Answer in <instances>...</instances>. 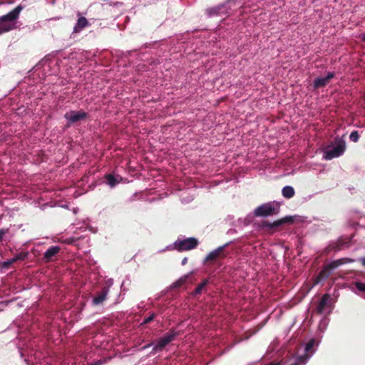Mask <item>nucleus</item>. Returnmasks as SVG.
Returning <instances> with one entry per match:
<instances>
[{
  "label": "nucleus",
  "instance_id": "obj_30",
  "mask_svg": "<svg viewBox=\"0 0 365 365\" xmlns=\"http://www.w3.org/2000/svg\"><path fill=\"white\" fill-rule=\"evenodd\" d=\"M187 257H184L181 262V264L185 265L187 264Z\"/></svg>",
  "mask_w": 365,
  "mask_h": 365
},
{
  "label": "nucleus",
  "instance_id": "obj_15",
  "mask_svg": "<svg viewBox=\"0 0 365 365\" xmlns=\"http://www.w3.org/2000/svg\"><path fill=\"white\" fill-rule=\"evenodd\" d=\"M295 191L292 186L286 185L282 190V195L287 199H290L294 196Z\"/></svg>",
  "mask_w": 365,
  "mask_h": 365
},
{
  "label": "nucleus",
  "instance_id": "obj_8",
  "mask_svg": "<svg viewBox=\"0 0 365 365\" xmlns=\"http://www.w3.org/2000/svg\"><path fill=\"white\" fill-rule=\"evenodd\" d=\"M88 114L85 111L80 110H70L65 113L64 118L67 121V124L69 126L71 124L77 123L78 121L84 120L87 118Z\"/></svg>",
  "mask_w": 365,
  "mask_h": 365
},
{
  "label": "nucleus",
  "instance_id": "obj_32",
  "mask_svg": "<svg viewBox=\"0 0 365 365\" xmlns=\"http://www.w3.org/2000/svg\"><path fill=\"white\" fill-rule=\"evenodd\" d=\"M361 264L365 267V257L361 258Z\"/></svg>",
  "mask_w": 365,
  "mask_h": 365
},
{
  "label": "nucleus",
  "instance_id": "obj_13",
  "mask_svg": "<svg viewBox=\"0 0 365 365\" xmlns=\"http://www.w3.org/2000/svg\"><path fill=\"white\" fill-rule=\"evenodd\" d=\"M60 251L59 246H52L49 247L43 254V258L46 261H50L51 259L55 257Z\"/></svg>",
  "mask_w": 365,
  "mask_h": 365
},
{
  "label": "nucleus",
  "instance_id": "obj_9",
  "mask_svg": "<svg viewBox=\"0 0 365 365\" xmlns=\"http://www.w3.org/2000/svg\"><path fill=\"white\" fill-rule=\"evenodd\" d=\"M341 264V262L339 260V261L333 262L327 264V266H325L324 267V269L318 274L317 278V283H319V282L327 279L329 277V275L331 274L333 269L336 268Z\"/></svg>",
  "mask_w": 365,
  "mask_h": 365
},
{
  "label": "nucleus",
  "instance_id": "obj_34",
  "mask_svg": "<svg viewBox=\"0 0 365 365\" xmlns=\"http://www.w3.org/2000/svg\"><path fill=\"white\" fill-rule=\"evenodd\" d=\"M101 364V361H97V362H96L94 364H91V365H99Z\"/></svg>",
  "mask_w": 365,
  "mask_h": 365
},
{
  "label": "nucleus",
  "instance_id": "obj_35",
  "mask_svg": "<svg viewBox=\"0 0 365 365\" xmlns=\"http://www.w3.org/2000/svg\"><path fill=\"white\" fill-rule=\"evenodd\" d=\"M361 39L365 41V34L361 35Z\"/></svg>",
  "mask_w": 365,
  "mask_h": 365
},
{
  "label": "nucleus",
  "instance_id": "obj_17",
  "mask_svg": "<svg viewBox=\"0 0 365 365\" xmlns=\"http://www.w3.org/2000/svg\"><path fill=\"white\" fill-rule=\"evenodd\" d=\"M225 5H222L215 8H212L207 10V14L210 16L215 15H220L225 11Z\"/></svg>",
  "mask_w": 365,
  "mask_h": 365
},
{
  "label": "nucleus",
  "instance_id": "obj_16",
  "mask_svg": "<svg viewBox=\"0 0 365 365\" xmlns=\"http://www.w3.org/2000/svg\"><path fill=\"white\" fill-rule=\"evenodd\" d=\"M292 220L291 216H287L282 221H277V222H274L273 224L264 222L263 225V227H268V228H273V227L279 226L282 222H289Z\"/></svg>",
  "mask_w": 365,
  "mask_h": 365
},
{
  "label": "nucleus",
  "instance_id": "obj_18",
  "mask_svg": "<svg viewBox=\"0 0 365 365\" xmlns=\"http://www.w3.org/2000/svg\"><path fill=\"white\" fill-rule=\"evenodd\" d=\"M105 178L106 180L107 184L110 187H114L119 182V181L113 175L110 174L106 175Z\"/></svg>",
  "mask_w": 365,
  "mask_h": 365
},
{
  "label": "nucleus",
  "instance_id": "obj_28",
  "mask_svg": "<svg viewBox=\"0 0 365 365\" xmlns=\"http://www.w3.org/2000/svg\"><path fill=\"white\" fill-rule=\"evenodd\" d=\"M113 279H108L106 282V285L103 287H108V289H110V287L113 285Z\"/></svg>",
  "mask_w": 365,
  "mask_h": 365
},
{
  "label": "nucleus",
  "instance_id": "obj_12",
  "mask_svg": "<svg viewBox=\"0 0 365 365\" xmlns=\"http://www.w3.org/2000/svg\"><path fill=\"white\" fill-rule=\"evenodd\" d=\"M108 294V287H103L101 292L97 294L96 297H95L93 299V304L95 305H98L101 304L103 302H104L107 297V295Z\"/></svg>",
  "mask_w": 365,
  "mask_h": 365
},
{
  "label": "nucleus",
  "instance_id": "obj_11",
  "mask_svg": "<svg viewBox=\"0 0 365 365\" xmlns=\"http://www.w3.org/2000/svg\"><path fill=\"white\" fill-rule=\"evenodd\" d=\"M334 76V72H329L325 77H319L314 79L313 86L314 88H318L325 86L329 80L333 78Z\"/></svg>",
  "mask_w": 365,
  "mask_h": 365
},
{
  "label": "nucleus",
  "instance_id": "obj_6",
  "mask_svg": "<svg viewBox=\"0 0 365 365\" xmlns=\"http://www.w3.org/2000/svg\"><path fill=\"white\" fill-rule=\"evenodd\" d=\"M280 205L273 201L258 206L254 211L256 216L267 217L279 212Z\"/></svg>",
  "mask_w": 365,
  "mask_h": 365
},
{
  "label": "nucleus",
  "instance_id": "obj_23",
  "mask_svg": "<svg viewBox=\"0 0 365 365\" xmlns=\"http://www.w3.org/2000/svg\"><path fill=\"white\" fill-rule=\"evenodd\" d=\"M207 283V280H204L202 283L198 284V286L195 288L194 293L195 294H200L202 289L206 286Z\"/></svg>",
  "mask_w": 365,
  "mask_h": 365
},
{
  "label": "nucleus",
  "instance_id": "obj_26",
  "mask_svg": "<svg viewBox=\"0 0 365 365\" xmlns=\"http://www.w3.org/2000/svg\"><path fill=\"white\" fill-rule=\"evenodd\" d=\"M155 314L154 313H153L149 317H145L143 319V322L141 323V325L146 324H148L150 322H152L153 320V319L155 318Z\"/></svg>",
  "mask_w": 365,
  "mask_h": 365
},
{
  "label": "nucleus",
  "instance_id": "obj_1",
  "mask_svg": "<svg viewBox=\"0 0 365 365\" xmlns=\"http://www.w3.org/2000/svg\"><path fill=\"white\" fill-rule=\"evenodd\" d=\"M23 9L24 6L19 5L7 14L0 16V34L16 29V21Z\"/></svg>",
  "mask_w": 365,
  "mask_h": 365
},
{
  "label": "nucleus",
  "instance_id": "obj_3",
  "mask_svg": "<svg viewBox=\"0 0 365 365\" xmlns=\"http://www.w3.org/2000/svg\"><path fill=\"white\" fill-rule=\"evenodd\" d=\"M199 244V242L195 237H187V238H178L173 244L165 247V248L158 251V253H161L166 250H176L178 252H184L193 250Z\"/></svg>",
  "mask_w": 365,
  "mask_h": 365
},
{
  "label": "nucleus",
  "instance_id": "obj_36",
  "mask_svg": "<svg viewBox=\"0 0 365 365\" xmlns=\"http://www.w3.org/2000/svg\"><path fill=\"white\" fill-rule=\"evenodd\" d=\"M232 232L231 230H228L227 233H230Z\"/></svg>",
  "mask_w": 365,
  "mask_h": 365
},
{
  "label": "nucleus",
  "instance_id": "obj_31",
  "mask_svg": "<svg viewBox=\"0 0 365 365\" xmlns=\"http://www.w3.org/2000/svg\"><path fill=\"white\" fill-rule=\"evenodd\" d=\"M66 243H68V244H71V243H73V240L72 239H68V240H66Z\"/></svg>",
  "mask_w": 365,
  "mask_h": 365
},
{
  "label": "nucleus",
  "instance_id": "obj_29",
  "mask_svg": "<svg viewBox=\"0 0 365 365\" xmlns=\"http://www.w3.org/2000/svg\"><path fill=\"white\" fill-rule=\"evenodd\" d=\"M150 346H153V347L154 346V341H153V342H152V343L148 344H146L145 346H144L143 347V349H148V348H149V347H150Z\"/></svg>",
  "mask_w": 365,
  "mask_h": 365
},
{
  "label": "nucleus",
  "instance_id": "obj_14",
  "mask_svg": "<svg viewBox=\"0 0 365 365\" xmlns=\"http://www.w3.org/2000/svg\"><path fill=\"white\" fill-rule=\"evenodd\" d=\"M88 26V20L85 17H79L77 20V22L76 25L73 27V32L74 33H79L84 28L87 27Z\"/></svg>",
  "mask_w": 365,
  "mask_h": 365
},
{
  "label": "nucleus",
  "instance_id": "obj_27",
  "mask_svg": "<svg viewBox=\"0 0 365 365\" xmlns=\"http://www.w3.org/2000/svg\"><path fill=\"white\" fill-rule=\"evenodd\" d=\"M9 232L8 229H1L0 230V242L3 240V237L7 234Z\"/></svg>",
  "mask_w": 365,
  "mask_h": 365
},
{
  "label": "nucleus",
  "instance_id": "obj_24",
  "mask_svg": "<svg viewBox=\"0 0 365 365\" xmlns=\"http://www.w3.org/2000/svg\"><path fill=\"white\" fill-rule=\"evenodd\" d=\"M359 135L357 131L354 130L349 135V139L353 142H357L359 140Z\"/></svg>",
  "mask_w": 365,
  "mask_h": 365
},
{
  "label": "nucleus",
  "instance_id": "obj_20",
  "mask_svg": "<svg viewBox=\"0 0 365 365\" xmlns=\"http://www.w3.org/2000/svg\"><path fill=\"white\" fill-rule=\"evenodd\" d=\"M252 220V217L251 215H247L244 218H240L237 220L238 225L240 227H245L248 225Z\"/></svg>",
  "mask_w": 365,
  "mask_h": 365
},
{
  "label": "nucleus",
  "instance_id": "obj_4",
  "mask_svg": "<svg viewBox=\"0 0 365 365\" xmlns=\"http://www.w3.org/2000/svg\"><path fill=\"white\" fill-rule=\"evenodd\" d=\"M315 344L316 340L314 339L309 340L305 345L304 354L294 358V362L290 363L289 365H305L315 352V350L313 349ZM268 365H287V361L283 360L277 362L273 361Z\"/></svg>",
  "mask_w": 365,
  "mask_h": 365
},
{
  "label": "nucleus",
  "instance_id": "obj_22",
  "mask_svg": "<svg viewBox=\"0 0 365 365\" xmlns=\"http://www.w3.org/2000/svg\"><path fill=\"white\" fill-rule=\"evenodd\" d=\"M192 272H190L187 274H185L183 275L182 277H181L176 282H175V287H178V286H180L182 285V284H184L187 279H188V277L192 274Z\"/></svg>",
  "mask_w": 365,
  "mask_h": 365
},
{
  "label": "nucleus",
  "instance_id": "obj_5",
  "mask_svg": "<svg viewBox=\"0 0 365 365\" xmlns=\"http://www.w3.org/2000/svg\"><path fill=\"white\" fill-rule=\"evenodd\" d=\"M178 335V332L172 329L169 332L165 333L162 337L157 339L154 341V346L150 354L162 351L167 345L175 339Z\"/></svg>",
  "mask_w": 365,
  "mask_h": 365
},
{
  "label": "nucleus",
  "instance_id": "obj_25",
  "mask_svg": "<svg viewBox=\"0 0 365 365\" xmlns=\"http://www.w3.org/2000/svg\"><path fill=\"white\" fill-rule=\"evenodd\" d=\"M355 286L359 292H365V283L358 282H356Z\"/></svg>",
  "mask_w": 365,
  "mask_h": 365
},
{
  "label": "nucleus",
  "instance_id": "obj_2",
  "mask_svg": "<svg viewBox=\"0 0 365 365\" xmlns=\"http://www.w3.org/2000/svg\"><path fill=\"white\" fill-rule=\"evenodd\" d=\"M346 150V142L341 138L336 137L334 140L326 146L323 150V158L330 160L339 158L344 154Z\"/></svg>",
  "mask_w": 365,
  "mask_h": 365
},
{
  "label": "nucleus",
  "instance_id": "obj_21",
  "mask_svg": "<svg viewBox=\"0 0 365 365\" xmlns=\"http://www.w3.org/2000/svg\"><path fill=\"white\" fill-rule=\"evenodd\" d=\"M329 319L327 317H324L321 319L319 324V330L321 332H324V330L327 329L328 324H329Z\"/></svg>",
  "mask_w": 365,
  "mask_h": 365
},
{
  "label": "nucleus",
  "instance_id": "obj_19",
  "mask_svg": "<svg viewBox=\"0 0 365 365\" xmlns=\"http://www.w3.org/2000/svg\"><path fill=\"white\" fill-rule=\"evenodd\" d=\"M23 259L24 258L21 257V255H19L11 259L3 262L2 268L8 269L11 264H13L14 262H16L19 259Z\"/></svg>",
  "mask_w": 365,
  "mask_h": 365
},
{
  "label": "nucleus",
  "instance_id": "obj_10",
  "mask_svg": "<svg viewBox=\"0 0 365 365\" xmlns=\"http://www.w3.org/2000/svg\"><path fill=\"white\" fill-rule=\"evenodd\" d=\"M230 244H231V242H227L225 245L220 246L217 248L215 249L214 250L211 251L205 257V261H214L220 257H224L225 255H223V251Z\"/></svg>",
  "mask_w": 365,
  "mask_h": 365
},
{
  "label": "nucleus",
  "instance_id": "obj_33",
  "mask_svg": "<svg viewBox=\"0 0 365 365\" xmlns=\"http://www.w3.org/2000/svg\"><path fill=\"white\" fill-rule=\"evenodd\" d=\"M236 1H230L227 4L228 5H232V4H235Z\"/></svg>",
  "mask_w": 365,
  "mask_h": 365
},
{
  "label": "nucleus",
  "instance_id": "obj_7",
  "mask_svg": "<svg viewBox=\"0 0 365 365\" xmlns=\"http://www.w3.org/2000/svg\"><path fill=\"white\" fill-rule=\"evenodd\" d=\"M334 308L332 298L328 294H324L317 307V312L320 314H329Z\"/></svg>",
  "mask_w": 365,
  "mask_h": 365
}]
</instances>
